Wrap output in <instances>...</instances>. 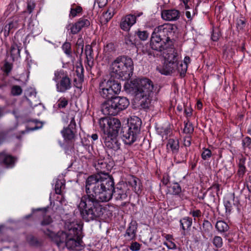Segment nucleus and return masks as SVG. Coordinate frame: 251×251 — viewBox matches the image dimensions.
Wrapping results in <instances>:
<instances>
[{"label": "nucleus", "mask_w": 251, "mask_h": 251, "mask_svg": "<svg viewBox=\"0 0 251 251\" xmlns=\"http://www.w3.org/2000/svg\"><path fill=\"white\" fill-rule=\"evenodd\" d=\"M113 179L109 176H91L86 181V194L80 199L78 207L83 219L86 222L98 220L103 214L100 202L108 201L113 196L116 201L127 198V184L120 183L114 188Z\"/></svg>", "instance_id": "nucleus-1"}, {"label": "nucleus", "mask_w": 251, "mask_h": 251, "mask_svg": "<svg viewBox=\"0 0 251 251\" xmlns=\"http://www.w3.org/2000/svg\"><path fill=\"white\" fill-rule=\"evenodd\" d=\"M173 25L164 24L154 29L151 34L150 46L154 50L161 52L172 50Z\"/></svg>", "instance_id": "nucleus-2"}, {"label": "nucleus", "mask_w": 251, "mask_h": 251, "mask_svg": "<svg viewBox=\"0 0 251 251\" xmlns=\"http://www.w3.org/2000/svg\"><path fill=\"white\" fill-rule=\"evenodd\" d=\"M132 59L126 56L118 57L111 64V72L115 77L122 79H128L133 71Z\"/></svg>", "instance_id": "nucleus-3"}, {"label": "nucleus", "mask_w": 251, "mask_h": 251, "mask_svg": "<svg viewBox=\"0 0 251 251\" xmlns=\"http://www.w3.org/2000/svg\"><path fill=\"white\" fill-rule=\"evenodd\" d=\"M65 226L69 230L70 235L65 246L69 250L79 251L83 249L82 241L81 240L82 225L76 222L66 223Z\"/></svg>", "instance_id": "nucleus-4"}, {"label": "nucleus", "mask_w": 251, "mask_h": 251, "mask_svg": "<svg viewBox=\"0 0 251 251\" xmlns=\"http://www.w3.org/2000/svg\"><path fill=\"white\" fill-rule=\"evenodd\" d=\"M126 87V90H128L135 97H139L151 94L153 89V85L151 80L149 78H137L131 81Z\"/></svg>", "instance_id": "nucleus-5"}, {"label": "nucleus", "mask_w": 251, "mask_h": 251, "mask_svg": "<svg viewBox=\"0 0 251 251\" xmlns=\"http://www.w3.org/2000/svg\"><path fill=\"white\" fill-rule=\"evenodd\" d=\"M121 89V85L113 79L104 80L99 84V93L104 99H112Z\"/></svg>", "instance_id": "nucleus-6"}, {"label": "nucleus", "mask_w": 251, "mask_h": 251, "mask_svg": "<svg viewBox=\"0 0 251 251\" xmlns=\"http://www.w3.org/2000/svg\"><path fill=\"white\" fill-rule=\"evenodd\" d=\"M99 125L104 135H113L118 136L121 124L120 120L117 118H101L99 120Z\"/></svg>", "instance_id": "nucleus-7"}, {"label": "nucleus", "mask_w": 251, "mask_h": 251, "mask_svg": "<svg viewBox=\"0 0 251 251\" xmlns=\"http://www.w3.org/2000/svg\"><path fill=\"white\" fill-rule=\"evenodd\" d=\"M53 80L56 83V88L58 92L65 93L72 88L71 79L67 72L63 70L55 71Z\"/></svg>", "instance_id": "nucleus-8"}, {"label": "nucleus", "mask_w": 251, "mask_h": 251, "mask_svg": "<svg viewBox=\"0 0 251 251\" xmlns=\"http://www.w3.org/2000/svg\"><path fill=\"white\" fill-rule=\"evenodd\" d=\"M41 230L44 232L45 235L55 243L59 247H63L65 245L66 242L70 235L69 233H67L63 231H60L57 233H55L48 228H42Z\"/></svg>", "instance_id": "nucleus-9"}, {"label": "nucleus", "mask_w": 251, "mask_h": 251, "mask_svg": "<svg viewBox=\"0 0 251 251\" xmlns=\"http://www.w3.org/2000/svg\"><path fill=\"white\" fill-rule=\"evenodd\" d=\"M169 51V52H168L167 51L163 52L162 55L164 58V63L163 66L156 68L159 73L164 75H170L172 71L173 50H170Z\"/></svg>", "instance_id": "nucleus-10"}, {"label": "nucleus", "mask_w": 251, "mask_h": 251, "mask_svg": "<svg viewBox=\"0 0 251 251\" xmlns=\"http://www.w3.org/2000/svg\"><path fill=\"white\" fill-rule=\"evenodd\" d=\"M76 132V123L75 117H72L68 126L64 127L61 133L66 141H72L75 139Z\"/></svg>", "instance_id": "nucleus-11"}, {"label": "nucleus", "mask_w": 251, "mask_h": 251, "mask_svg": "<svg viewBox=\"0 0 251 251\" xmlns=\"http://www.w3.org/2000/svg\"><path fill=\"white\" fill-rule=\"evenodd\" d=\"M117 136L113 135L102 134V138L106 148L113 151H117L120 148L121 144L117 139Z\"/></svg>", "instance_id": "nucleus-12"}, {"label": "nucleus", "mask_w": 251, "mask_h": 251, "mask_svg": "<svg viewBox=\"0 0 251 251\" xmlns=\"http://www.w3.org/2000/svg\"><path fill=\"white\" fill-rule=\"evenodd\" d=\"M138 134L135 133L132 130L128 128L124 127L122 129V138L125 144L130 145L135 142L138 137Z\"/></svg>", "instance_id": "nucleus-13"}, {"label": "nucleus", "mask_w": 251, "mask_h": 251, "mask_svg": "<svg viewBox=\"0 0 251 251\" xmlns=\"http://www.w3.org/2000/svg\"><path fill=\"white\" fill-rule=\"evenodd\" d=\"M101 111L105 115L115 116L119 114L112 98L106 101L102 104Z\"/></svg>", "instance_id": "nucleus-14"}, {"label": "nucleus", "mask_w": 251, "mask_h": 251, "mask_svg": "<svg viewBox=\"0 0 251 251\" xmlns=\"http://www.w3.org/2000/svg\"><path fill=\"white\" fill-rule=\"evenodd\" d=\"M136 23V16L128 14L123 17L120 22V27L124 31H128Z\"/></svg>", "instance_id": "nucleus-15"}, {"label": "nucleus", "mask_w": 251, "mask_h": 251, "mask_svg": "<svg viewBox=\"0 0 251 251\" xmlns=\"http://www.w3.org/2000/svg\"><path fill=\"white\" fill-rule=\"evenodd\" d=\"M112 100L118 113L126 109L129 104V100L126 97L116 96L112 98Z\"/></svg>", "instance_id": "nucleus-16"}, {"label": "nucleus", "mask_w": 251, "mask_h": 251, "mask_svg": "<svg viewBox=\"0 0 251 251\" xmlns=\"http://www.w3.org/2000/svg\"><path fill=\"white\" fill-rule=\"evenodd\" d=\"M142 125L141 120L137 116H132L128 120V127L138 135L140 133Z\"/></svg>", "instance_id": "nucleus-17"}, {"label": "nucleus", "mask_w": 251, "mask_h": 251, "mask_svg": "<svg viewBox=\"0 0 251 251\" xmlns=\"http://www.w3.org/2000/svg\"><path fill=\"white\" fill-rule=\"evenodd\" d=\"M15 159L11 155L5 153H0V163L9 167H12L15 163Z\"/></svg>", "instance_id": "nucleus-18"}, {"label": "nucleus", "mask_w": 251, "mask_h": 251, "mask_svg": "<svg viewBox=\"0 0 251 251\" xmlns=\"http://www.w3.org/2000/svg\"><path fill=\"white\" fill-rule=\"evenodd\" d=\"M136 231L137 226L135 223L131 222L130 223L126 230L125 237H126L128 240L135 239L136 237Z\"/></svg>", "instance_id": "nucleus-19"}, {"label": "nucleus", "mask_w": 251, "mask_h": 251, "mask_svg": "<svg viewBox=\"0 0 251 251\" xmlns=\"http://www.w3.org/2000/svg\"><path fill=\"white\" fill-rule=\"evenodd\" d=\"M85 53L86 55L87 64L90 68H92L94 65V54L91 45H87L85 46Z\"/></svg>", "instance_id": "nucleus-20"}, {"label": "nucleus", "mask_w": 251, "mask_h": 251, "mask_svg": "<svg viewBox=\"0 0 251 251\" xmlns=\"http://www.w3.org/2000/svg\"><path fill=\"white\" fill-rule=\"evenodd\" d=\"M96 169L101 173H107V171L110 169V166L108 165L103 159L99 160L95 163Z\"/></svg>", "instance_id": "nucleus-21"}, {"label": "nucleus", "mask_w": 251, "mask_h": 251, "mask_svg": "<svg viewBox=\"0 0 251 251\" xmlns=\"http://www.w3.org/2000/svg\"><path fill=\"white\" fill-rule=\"evenodd\" d=\"M127 183L134 188L135 192H137L141 190L140 181L136 177L133 176H130L128 178Z\"/></svg>", "instance_id": "nucleus-22"}, {"label": "nucleus", "mask_w": 251, "mask_h": 251, "mask_svg": "<svg viewBox=\"0 0 251 251\" xmlns=\"http://www.w3.org/2000/svg\"><path fill=\"white\" fill-rule=\"evenodd\" d=\"M10 57L12 61H14L20 57V47L16 44H13L10 48Z\"/></svg>", "instance_id": "nucleus-23"}, {"label": "nucleus", "mask_w": 251, "mask_h": 251, "mask_svg": "<svg viewBox=\"0 0 251 251\" xmlns=\"http://www.w3.org/2000/svg\"><path fill=\"white\" fill-rule=\"evenodd\" d=\"M234 194L227 197L224 201V205L226 208V213L230 214L232 209V206L235 205L234 202Z\"/></svg>", "instance_id": "nucleus-24"}, {"label": "nucleus", "mask_w": 251, "mask_h": 251, "mask_svg": "<svg viewBox=\"0 0 251 251\" xmlns=\"http://www.w3.org/2000/svg\"><path fill=\"white\" fill-rule=\"evenodd\" d=\"M179 146L178 143H176L174 140V154L176 153L174 157V160L177 163L183 162L184 161L183 155L178 152Z\"/></svg>", "instance_id": "nucleus-25"}, {"label": "nucleus", "mask_w": 251, "mask_h": 251, "mask_svg": "<svg viewBox=\"0 0 251 251\" xmlns=\"http://www.w3.org/2000/svg\"><path fill=\"white\" fill-rule=\"evenodd\" d=\"M180 225L183 230L182 233L184 235V231L189 229L192 226V219L191 218L185 217L179 221Z\"/></svg>", "instance_id": "nucleus-26"}, {"label": "nucleus", "mask_w": 251, "mask_h": 251, "mask_svg": "<svg viewBox=\"0 0 251 251\" xmlns=\"http://www.w3.org/2000/svg\"><path fill=\"white\" fill-rule=\"evenodd\" d=\"M150 96L151 94H148L147 96H141V97H136V99L140 101V104L142 108H149L151 102Z\"/></svg>", "instance_id": "nucleus-27"}, {"label": "nucleus", "mask_w": 251, "mask_h": 251, "mask_svg": "<svg viewBox=\"0 0 251 251\" xmlns=\"http://www.w3.org/2000/svg\"><path fill=\"white\" fill-rule=\"evenodd\" d=\"M65 187V181L63 179H57L55 184V193L58 195H62V190Z\"/></svg>", "instance_id": "nucleus-28"}, {"label": "nucleus", "mask_w": 251, "mask_h": 251, "mask_svg": "<svg viewBox=\"0 0 251 251\" xmlns=\"http://www.w3.org/2000/svg\"><path fill=\"white\" fill-rule=\"evenodd\" d=\"M215 227L220 232H225L227 231L229 229L228 225L223 221H219L216 223Z\"/></svg>", "instance_id": "nucleus-29"}, {"label": "nucleus", "mask_w": 251, "mask_h": 251, "mask_svg": "<svg viewBox=\"0 0 251 251\" xmlns=\"http://www.w3.org/2000/svg\"><path fill=\"white\" fill-rule=\"evenodd\" d=\"M177 64V71L180 74V75L182 77L185 75L188 66L187 64H183L182 61H178L176 63Z\"/></svg>", "instance_id": "nucleus-30"}, {"label": "nucleus", "mask_w": 251, "mask_h": 251, "mask_svg": "<svg viewBox=\"0 0 251 251\" xmlns=\"http://www.w3.org/2000/svg\"><path fill=\"white\" fill-rule=\"evenodd\" d=\"M66 28L68 30H70V33L73 34H77L79 32L81 29L77 22L75 24H70L67 25Z\"/></svg>", "instance_id": "nucleus-31"}, {"label": "nucleus", "mask_w": 251, "mask_h": 251, "mask_svg": "<svg viewBox=\"0 0 251 251\" xmlns=\"http://www.w3.org/2000/svg\"><path fill=\"white\" fill-rule=\"evenodd\" d=\"M242 145L244 152L250 150L251 149V138L249 137H246L242 140Z\"/></svg>", "instance_id": "nucleus-32"}, {"label": "nucleus", "mask_w": 251, "mask_h": 251, "mask_svg": "<svg viewBox=\"0 0 251 251\" xmlns=\"http://www.w3.org/2000/svg\"><path fill=\"white\" fill-rule=\"evenodd\" d=\"M113 8H109L105 12L103 13L102 16V19H103L105 22H108L114 15Z\"/></svg>", "instance_id": "nucleus-33"}, {"label": "nucleus", "mask_w": 251, "mask_h": 251, "mask_svg": "<svg viewBox=\"0 0 251 251\" xmlns=\"http://www.w3.org/2000/svg\"><path fill=\"white\" fill-rule=\"evenodd\" d=\"M26 241L28 243L32 246H39L40 243L37 238L32 235H28L26 237Z\"/></svg>", "instance_id": "nucleus-34"}, {"label": "nucleus", "mask_w": 251, "mask_h": 251, "mask_svg": "<svg viewBox=\"0 0 251 251\" xmlns=\"http://www.w3.org/2000/svg\"><path fill=\"white\" fill-rule=\"evenodd\" d=\"M162 18L166 21L173 20V10H165L162 12Z\"/></svg>", "instance_id": "nucleus-35"}, {"label": "nucleus", "mask_w": 251, "mask_h": 251, "mask_svg": "<svg viewBox=\"0 0 251 251\" xmlns=\"http://www.w3.org/2000/svg\"><path fill=\"white\" fill-rule=\"evenodd\" d=\"M20 19L17 16H15L12 20L8 22V25L12 30H14L19 27Z\"/></svg>", "instance_id": "nucleus-36"}, {"label": "nucleus", "mask_w": 251, "mask_h": 251, "mask_svg": "<svg viewBox=\"0 0 251 251\" xmlns=\"http://www.w3.org/2000/svg\"><path fill=\"white\" fill-rule=\"evenodd\" d=\"M62 49L64 53L68 56H71L72 55L71 44L69 42H65L62 46Z\"/></svg>", "instance_id": "nucleus-37"}, {"label": "nucleus", "mask_w": 251, "mask_h": 251, "mask_svg": "<svg viewBox=\"0 0 251 251\" xmlns=\"http://www.w3.org/2000/svg\"><path fill=\"white\" fill-rule=\"evenodd\" d=\"M84 68L81 65L77 66L76 68L75 73L78 77L79 81H82L83 80L84 78Z\"/></svg>", "instance_id": "nucleus-38"}, {"label": "nucleus", "mask_w": 251, "mask_h": 251, "mask_svg": "<svg viewBox=\"0 0 251 251\" xmlns=\"http://www.w3.org/2000/svg\"><path fill=\"white\" fill-rule=\"evenodd\" d=\"M174 195H176V198H179L178 200L181 199L182 195L181 188L179 184L177 183H174Z\"/></svg>", "instance_id": "nucleus-39"}, {"label": "nucleus", "mask_w": 251, "mask_h": 251, "mask_svg": "<svg viewBox=\"0 0 251 251\" xmlns=\"http://www.w3.org/2000/svg\"><path fill=\"white\" fill-rule=\"evenodd\" d=\"M68 104V100L67 98L65 97H61L57 101L56 105L59 108H63Z\"/></svg>", "instance_id": "nucleus-40"}, {"label": "nucleus", "mask_w": 251, "mask_h": 251, "mask_svg": "<svg viewBox=\"0 0 251 251\" xmlns=\"http://www.w3.org/2000/svg\"><path fill=\"white\" fill-rule=\"evenodd\" d=\"M12 31L8 24L6 25L4 27L2 26V24H0V33L3 32L4 36H8L10 32Z\"/></svg>", "instance_id": "nucleus-41"}, {"label": "nucleus", "mask_w": 251, "mask_h": 251, "mask_svg": "<svg viewBox=\"0 0 251 251\" xmlns=\"http://www.w3.org/2000/svg\"><path fill=\"white\" fill-rule=\"evenodd\" d=\"M246 21L244 18L238 19L236 22V27L238 31L243 30L245 27Z\"/></svg>", "instance_id": "nucleus-42"}, {"label": "nucleus", "mask_w": 251, "mask_h": 251, "mask_svg": "<svg viewBox=\"0 0 251 251\" xmlns=\"http://www.w3.org/2000/svg\"><path fill=\"white\" fill-rule=\"evenodd\" d=\"M245 164V159L242 158L239 161V170H238V174L240 176H243L245 173L246 168L244 165Z\"/></svg>", "instance_id": "nucleus-43"}, {"label": "nucleus", "mask_w": 251, "mask_h": 251, "mask_svg": "<svg viewBox=\"0 0 251 251\" xmlns=\"http://www.w3.org/2000/svg\"><path fill=\"white\" fill-rule=\"evenodd\" d=\"M213 244L217 248H220L223 246V239L219 236H215L213 240Z\"/></svg>", "instance_id": "nucleus-44"}, {"label": "nucleus", "mask_w": 251, "mask_h": 251, "mask_svg": "<svg viewBox=\"0 0 251 251\" xmlns=\"http://www.w3.org/2000/svg\"><path fill=\"white\" fill-rule=\"evenodd\" d=\"M23 92L21 86L19 85H13L12 87L11 93L13 96H19Z\"/></svg>", "instance_id": "nucleus-45"}, {"label": "nucleus", "mask_w": 251, "mask_h": 251, "mask_svg": "<svg viewBox=\"0 0 251 251\" xmlns=\"http://www.w3.org/2000/svg\"><path fill=\"white\" fill-rule=\"evenodd\" d=\"M78 25L80 26V28L81 29L84 27H87L90 25V21L84 18H80L77 22Z\"/></svg>", "instance_id": "nucleus-46"}, {"label": "nucleus", "mask_w": 251, "mask_h": 251, "mask_svg": "<svg viewBox=\"0 0 251 251\" xmlns=\"http://www.w3.org/2000/svg\"><path fill=\"white\" fill-rule=\"evenodd\" d=\"M53 222L51 217L50 216H45L41 222V225L43 226L50 225Z\"/></svg>", "instance_id": "nucleus-47"}, {"label": "nucleus", "mask_w": 251, "mask_h": 251, "mask_svg": "<svg viewBox=\"0 0 251 251\" xmlns=\"http://www.w3.org/2000/svg\"><path fill=\"white\" fill-rule=\"evenodd\" d=\"M194 128L192 123L188 122L185 124V126L183 129V131L186 134H191L193 132Z\"/></svg>", "instance_id": "nucleus-48"}, {"label": "nucleus", "mask_w": 251, "mask_h": 251, "mask_svg": "<svg viewBox=\"0 0 251 251\" xmlns=\"http://www.w3.org/2000/svg\"><path fill=\"white\" fill-rule=\"evenodd\" d=\"M136 34L140 39L143 41L147 40L149 35V33L146 31L138 30L136 32Z\"/></svg>", "instance_id": "nucleus-49"}, {"label": "nucleus", "mask_w": 251, "mask_h": 251, "mask_svg": "<svg viewBox=\"0 0 251 251\" xmlns=\"http://www.w3.org/2000/svg\"><path fill=\"white\" fill-rule=\"evenodd\" d=\"M212 228L211 224L207 220L204 221L202 224V229L205 232H209Z\"/></svg>", "instance_id": "nucleus-50"}, {"label": "nucleus", "mask_w": 251, "mask_h": 251, "mask_svg": "<svg viewBox=\"0 0 251 251\" xmlns=\"http://www.w3.org/2000/svg\"><path fill=\"white\" fill-rule=\"evenodd\" d=\"M211 156V151L208 149H204L201 153V157L203 160H207Z\"/></svg>", "instance_id": "nucleus-51"}, {"label": "nucleus", "mask_w": 251, "mask_h": 251, "mask_svg": "<svg viewBox=\"0 0 251 251\" xmlns=\"http://www.w3.org/2000/svg\"><path fill=\"white\" fill-rule=\"evenodd\" d=\"M76 46L77 50H78L79 49L80 50V54H81L83 51V46H84L83 40L81 37L77 39L76 43Z\"/></svg>", "instance_id": "nucleus-52"}, {"label": "nucleus", "mask_w": 251, "mask_h": 251, "mask_svg": "<svg viewBox=\"0 0 251 251\" xmlns=\"http://www.w3.org/2000/svg\"><path fill=\"white\" fill-rule=\"evenodd\" d=\"M141 244L137 242H132L131 243L129 249L132 251H138L140 250Z\"/></svg>", "instance_id": "nucleus-53"}, {"label": "nucleus", "mask_w": 251, "mask_h": 251, "mask_svg": "<svg viewBox=\"0 0 251 251\" xmlns=\"http://www.w3.org/2000/svg\"><path fill=\"white\" fill-rule=\"evenodd\" d=\"M35 7V3L34 1H29L27 3L26 11L28 14H31Z\"/></svg>", "instance_id": "nucleus-54"}, {"label": "nucleus", "mask_w": 251, "mask_h": 251, "mask_svg": "<svg viewBox=\"0 0 251 251\" xmlns=\"http://www.w3.org/2000/svg\"><path fill=\"white\" fill-rule=\"evenodd\" d=\"M82 9L80 6H77L75 8H71L70 13V16H72L73 17H75L77 13L81 12Z\"/></svg>", "instance_id": "nucleus-55"}, {"label": "nucleus", "mask_w": 251, "mask_h": 251, "mask_svg": "<svg viewBox=\"0 0 251 251\" xmlns=\"http://www.w3.org/2000/svg\"><path fill=\"white\" fill-rule=\"evenodd\" d=\"M115 46L113 43L107 44L104 48V51L105 52H111L115 50Z\"/></svg>", "instance_id": "nucleus-56"}, {"label": "nucleus", "mask_w": 251, "mask_h": 251, "mask_svg": "<svg viewBox=\"0 0 251 251\" xmlns=\"http://www.w3.org/2000/svg\"><path fill=\"white\" fill-rule=\"evenodd\" d=\"M12 68V64L6 61L4 65V71L6 73L8 74L11 70Z\"/></svg>", "instance_id": "nucleus-57"}, {"label": "nucleus", "mask_w": 251, "mask_h": 251, "mask_svg": "<svg viewBox=\"0 0 251 251\" xmlns=\"http://www.w3.org/2000/svg\"><path fill=\"white\" fill-rule=\"evenodd\" d=\"M107 2V0H96L95 1V5L96 3H97L98 6L100 8H101L104 6Z\"/></svg>", "instance_id": "nucleus-58"}, {"label": "nucleus", "mask_w": 251, "mask_h": 251, "mask_svg": "<svg viewBox=\"0 0 251 251\" xmlns=\"http://www.w3.org/2000/svg\"><path fill=\"white\" fill-rule=\"evenodd\" d=\"M35 123H36L34 122H32L29 123L28 126L27 127V129L28 131H33V130H36V129H37L39 128V127L36 126H32V127L29 126H30V125L35 124Z\"/></svg>", "instance_id": "nucleus-59"}, {"label": "nucleus", "mask_w": 251, "mask_h": 251, "mask_svg": "<svg viewBox=\"0 0 251 251\" xmlns=\"http://www.w3.org/2000/svg\"><path fill=\"white\" fill-rule=\"evenodd\" d=\"M180 12L174 9V21L177 20L180 17Z\"/></svg>", "instance_id": "nucleus-60"}, {"label": "nucleus", "mask_w": 251, "mask_h": 251, "mask_svg": "<svg viewBox=\"0 0 251 251\" xmlns=\"http://www.w3.org/2000/svg\"><path fill=\"white\" fill-rule=\"evenodd\" d=\"M194 217H199L201 216V212L200 210L193 211L191 213Z\"/></svg>", "instance_id": "nucleus-61"}, {"label": "nucleus", "mask_w": 251, "mask_h": 251, "mask_svg": "<svg viewBox=\"0 0 251 251\" xmlns=\"http://www.w3.org/2000/svg\"><path fill=\"white\" fill-rule=\"evenodd\" d=\"M180 29H179V31H178V32L177 33V38H178V40L179 41V43L178 44L179 45H181V42H182V35L181 34V33L180 32Z\"/></svg>", "instance_id": "nucleus-62"}, {"label": "nucleus", "mask_w": 251, "mask_h": 251, "mask_svg": "<svg viewBox=\"0 0 251 251\" xmlns=\"http://www.w3.org/2000/svg\"><path fill=\"white\" fill-rule=\"evenodd\" d=\"M167 149L168 151H173V143L169 141V143L167 145Z\"/></svg>", "instance_id": "nucleus-63"}, {"label": "nucleus", "mask_w": 251, "mask_h": 251, "mask_svg": "<svg viewBox=\"0 0 251 251\" xmlns=\"http://www.w3.org/2000/svg\"><path fill=\"white\" fill-rule=\"evenodd\" d=\"M183 64H187V66H188V64L190 62V58L189 56H186L183 60Z\"/></svg>", "instance_id": "nucleus-64"}]
</instances>
